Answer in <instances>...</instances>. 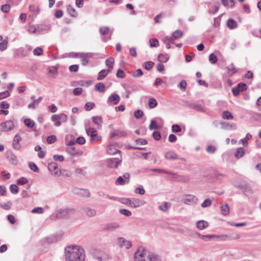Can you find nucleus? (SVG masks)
I'll return each instance as SVG.
<instances>
[{"label":"nucleus","mask_w":261,"mask_h":261,"mask_svg":"<svg viewBox=\"0 0 261 261\" xmlns=\"http://www.w3.org/2000/svg\"><path fill=\"white\" fill-rule=\"evenodd\" d=\"M227 25L230 29H234L237 27V22L233 19H229L227 21Z\"/></svg>","instance_id":"473e14b6"},{"label":"nucleus","mask_w":261,"mask_h":261,"mask_svg":"<svg viewBox=\"0 0 261 261\" xmlns=\"http://www.w3.org/2000/svg\"><path fill=\"white\" fill-rule=\"evenodd\" d=\"M86 133L91 137H96V130L95 128L89 127L86 128Z\"/></svg>","instance_id":"e433bc0d"},{"label":"nucleus","mask_w":261,"mask_h":261,"mask_svg":"<svg viewBox=\"0 0 261 261\" xmlns=\"http://www.w3.org/2000/svg\"><path fill=\"white\" fill-rule=\"evenodd\" d=\"M12 202L10 201H8L6 202H3L0 204V206L5 210H8L11 208L12 205Z\"/></svg>","instance_id":"37998d69"},{"label":"nucleus","mask_w":261,"mask_h":261,"mask_svg":"<svg viewBox=\"0 0 261 261\" xmlns=\"http://www.w3.org/2000/svg\"><path fill=\"white\" fill-rule=\"evenodd\" d=\"M149 128L150 130L158 129L159 128V127L154 119L151 120Z\"/></svg>","instance_id":"49530a36"},{"label":"nucleus","mask_w":261,"mask_h":261,"mask_svg":"<svg viewBox=\"0 0 261 261\" xmlns=\"http://www.w3.org/2000/svg\"><path fill=\"white\" fill-rule=\"evenodd\" d=\"M48 170L56 175L59 176L61 174V172L58 171V164L55 162H51L48 164Z\"/></svg>","instance_id":"4468645a"},{"label":"nucleus","mask_w":261,"mask_h":261,"mask_svg":"<svg viewBox=\"0 0 261 261\" xmlns=\"http://www.w3.org/2000/svg\"><path fill=\"white\" fill-rule=\"evenodd\" d=\"M67 11L71 16L74 17L77 16V14L75 12V9L71 6H68Z\"/></svg>","instance_id":"de8ad7c7"},{"label":"nucleus","mask_w":261,"mask_h":261,"mask_svg":"<svg viewBox=\"0 0 261 261\" xmlns=\"http://www.w3.org/2000/svg\"><path fill=\"white\" fill-rule=\"evenodd\" d=\"M83 211L85 213V214L89 217H94L96 215V210L95 209L89 207H84Z\"/></svg>","instance_id":"393cba45"},{"label":"nucleus","mask_w":261,"mask_h":261,"mask_svg":"<svg viewBox=\"0 0 261 261\" xmlns=\"http://www.w3.org/2000/svg\"><path fill=\"white\" fill-rule=\"evenodd\" d=\"M251 138L252 135L249 133H247L246 137L241 140V142L242 143L244 146H246L248 145L247 140H249Z\"/></svg>","instance_id":"ea45409f"},{"label":"nucleus","mask_w":261,"mask_h":261,"mask_svg":"<svg viewBox=\"0 0 261 261\" xmlns=\"http://www.w3.org/2000/svg\"><path fill=\"white\" fill-rule=\"evenodd\" d=\"M57 140L56 136L55 135H51L47 137L46 141L48 144H51L55 142Z\"/></svg>","instance_id":"5fc2aeb1"},{"label":"nucleus","mask_w":261,"mask_h":261,"mask_svg":"<svg viewBox=\"0 0 261 261\" xmlns=\"http://www.w3.org/2000/svg\"><path fill=\"white\" fill-rule=\"evenodd\" d=\"M21 140V137L19 135L17 134L14 136L13 140V147L15 149L17 150L20 149L21 146L19 142Z\"/></svg>","instance_id":"dca6fc26"},{"label":"nucleus","mask_w":261,"mask_h":261,"mask_svg":"<svg viewBox=\"0 0 261 261\" xmlns=\"http://www.w3.org/2000/svg\"><path fill=\"white\" fill-rule=\"evenodd\" d=\"M241 189L246 195L251 193V188L248 185H245L244 186H241Z\"/></svg>","instance_id":"a18cd8bd"},{"label":"nucleus","mask_w":261,"mask_h":261,"mask_svg":"<svg viewBox=\"0 0 261 261\" xmlns=\"http://www.w3.org/2000/svg\"><path fill=\"white\" fill-rule=\"evenodd\" d=\"M114 63V59L112 57H110L106 60V65L107 67L110 68L111 70L113 68V64Z\"/></svg>","instance_id":"a19ab883"},{"label":"nucleus","mask_w":261,"mask_h":261,"mask_svg":"<svg viewBox=\"0 0 261 261\" xmlns=\"http://www.w3.org/2000/svg\"><path fill=\"white\" fill-rule=\"evenodd\" d=\"M107 151L109 155H114L116 154L117 152H121L120 150L115 148L113 146L111 145L108 146L107 149Z\"/></svg>","instance_id":"2f4dec72"},{"label":"nucleus","mask_w":261,"mask_h":261,"mask_svg":"<svg viewBox=\"0 0 261 261\" xmlns=\"http://www.w3.org/2000/svg\"><path fill=\"white\" fill-rule=\"evenodd\" d=\"M165 158L169 160H175L179 159L178 155L172 151L167 152L165 154Z\"/></svg>","instance_id":"b1692460"},{"label":"nucleus","mask_w":261,"mask_h":261,"mask_svg":"<svg viewBox=\"0 0 261 261\" xmlns=\"http://www.w3.org/2000/svg\"><path fill=\"white\" fill-rule=\"evenodd\" d=\"M222 117L225 120H232L233 118V115L228 111H224L222 113Z\"/></svg>","instance_id":"c9c22d12"},{"label":"nucleus","mask_w":261,"mask_h":261,"mask_svg":"<svg viewBox=\"0 0 261 261\" xmlns=\"http://www.w3.org/2000/svg\"><path fill=\"white\" fill-rule=\"evenodd\" d=\"M197 227L200 230H203L208 226V223L207 221L204 220H199L196 223Z\"/></svg>","instance_id":"a878e982"},{"label":"nucleus","mask_w":261,"mask_h":261,"mask_svg":"<svg viewBox=\"0 0 261 261\" xmlns=\"http://www.w3.org/2000/svg\"><path fill=\"white\" fill-rule=\"evenodd\" d=\"M116 76L118 78L123 79L125 77V73L123 70L119 69L116 73Z\"/></svg>","instance_id":"774afa93"},{"label":"nucleus","mask_w":261,"mask_h":261,"mask_svg":"<svg viewBox=\"0 0 261 261\" xmlns=\"http://www.w3.org/2000/svg\"><path fill=\"white\" fill-rule=\"evenodd\" d=\"M149 43L150 47H158L159 45L158 40L156 38L150 39Z\"/></svg>","instance_id":"603ef678"},{"label":"nucleus","mask_w":261,"mask_h":261,"mask_svg":"<svg viewBox=\"0 0 261 261\" xmlns=\"http://www.w3.org/2000/svg\"><path fill=\"white\" fill-rule=\"evenodd\" d=\"M143 74V73L142 70L141 69H138L137 70H136V71H135L133 72L132 76L134 77H139L141 76Z\"/></svg>","instance_id":"13d9d810"},{"label":"nucleus","mask_w":261,"mask_h":261,"mask_svg":"<svg viewBox=\"0 0 261 261\" xmlns=\"http://www.w3.org/2000/svg\"><path fill=\"white\" fill-rule=\"evenodd\" d=\"M222 4L225 6H229L230 7H233L234 5V0H221Z\"/></svg>","instance_id":"09e8293b"},{"label":"nucleus","mask_w":261,"mask_h":261,"mask_svg":"<svg viewBox=\"0 0 261 261\" xmlns=\"http://www.w3.org/2000/svg\"><path fill=\"white\" fill-rule=\"evenodd\" d=\"M72 192L73 193L82 196L89 197L90 195L89 191L86 189L74 188L72 189Z\"/></svg>","instance_id":"f8f14e48"},{"label":"nucleus","mask_w":261,"mask_h":261,"mask_svg":"<svg viewBox=\"0 0 261 261\" xmlns=\"http://www.w3.org/2000/svg\"><path fill=\"white\" fill-rule=\"evenodd\" d=\"M99 32L101 35H104L108 34L109 28L107 27H102L99 28Z\"/></svg>","instance_id":"bf43d9fd"},{"label":"nucleus","mask_w":261,"mask_h":261,"mask_svg":"<svg viewBox=\"0 0 261 261\" xmlns=\"http://www.w3.org/2000/svg\"><path fill=\"white\" fill-rule=\"evenodd\" d=\"M220 128L223 129L235 130L237 126L234 123H230L227 122H220Z\"/></svg>","instance_id":"9b49d317"},{"label":"nucleus","mask_w":261,"mask_h":261,"mask_svg":"<svg viewBox=\"0 0 261 261\" xmlns=\"http://www.w3.org/2000/svg\"><path fill=\"white\" fill-rule=\"evenodd\" d=\"M44 210L42 207H35L31 211L32 213H33V214H35V213L42 214L44 213Z\"/></svg>","instance_id":"6e6d98bb"},{"label":"nucleus","mask_w":261,"mask_h":261,"mask_svg":"<svg viewBox=\"0 0 261 261\" xmlns=\"http://www.w3.org/2000/svg\"><path fill=\"white\" fill-rule=\"evenodd\" d=\"M221 213L224 216H227L229 213V207L227 203H222L220 206Z\"/></svg>","instance_id":"bb28decb"},{"label":"nucleus","mask_w":261,"mask_h":261,"mask_svg":"<svg viewBox=\"0 0 261 261\" xmlns=\"http://www.w3.org/2000/svg\"><path fill=\"white\" fill-rule=\"evenodd\" d=\"M43 53L42 48L40 47L36 48L33 51V54L35 56H41L43 54Z\"/></svg>","instance_id":"338daca9"},{"label":"nucleus","mask_w":261,"mask_h":261,"mask_svg":"<svg viewBox=\"0 0 261 261\" xmlns=\"http://www.w3.org/2000/svg\"><path fill=\"white\" fill-rule=\"evenodd\" d=\"M209 61L211 64H216L217 62V57L214 54L212 53L209 55L208 57Z\"/></svg>","instance_id":"3c124183"},{"label":"nucleus","mask_w":261,"mask_h":261,"mask_svg":"<svg viewBox=\"0 0 261 261\" xmlns=\"http://www.w3.org/2000/svg\"><path fill=\"white\" fill-rule=\"evenodd\" d=\"M145 204V202L143 200L138 198L131 199V207L136 208L144 205Z\"/></svg>","instance_id":"f3484780"},{"label":"nucleus","mask_w":261,"mask_h":261,"mask_svg":"<svg viewBox=\"0 0 261 261\" xmlns=\"http://www.w3.org/2000/svg\"><path fill=\"white\" fill-rule=\"evenodd\" d=\"M157 105L158 102L154 98H151L149 99L148 102V106L150 109L154 108L157 106Z\"/></svg>","instance_id":"8fccbe9b"},{"label":"nucleus","mask_w":261,"mask_h":261,"mask_svg":"<svg viewBox=\"0 0 261 261\" xmlns=\"http://www.w3.org/2000/svg\"><path fill=\"white\" fill-rule=\"evenodd\" d=\"M93 123L96 124L97 126H101L103 123V119L101 116H93L92 117Z\"/></svg>","instance_id":"7c9ffc66"},{"label":"nucleus","mask_w":261,"mask_h":261,"mask_svg":"<svg viewBox=\"0 0 261 261\" xmlns=\"http://www.w3.org/2000/svg\"><path fill=\"white\" fill-rule=\"evenodd\" d=\"M135 192L136 193L139 194L140 195L144 194L145 190L144 189L143 186L140 185L137 188L135 189Z\"/></svg>","instance_id":"052dcab7"},{"label":"nucleus","mask_w":261,"mask_h":261,"mask_svg":"<svg viewBox=\"0 0 261 261\" xmlns=\"http://www.w3.org/2000/svg\"><path fill=\"white\" fill-rule=\"evenodd\" d=\"M170 206V204L167 202H164L162 204L159 206L160 210L163 212H166Z\"/></svg>","instance_id":"c03bdc74"},{"label":"nucleus","mask_w":261,"mask_h":261,"mask_svg":"<svg viewBox=\"0 0 261 261\" xmlns=\"http://www.w3.org/2000/svg\"><path fill=\"white\" fill-rule=\"evenodd\" d=\"M14 128V123L11 120H6L0 124V132H9Z\"/></svg>","instance_id":"423d86ee"},{"label":"nucleus","mask_w":261,"mask_h":261,"mask_svg":"<svg viewBox=\"0 0 261 261\" xmlns=\"http://www.w3.org/2000/svg\"><path fill=\"white\" fill-rule=\"evenodd\" d=\"M197 201L198 198L193 195H188L183 199L184 203L188 205L195 204L197 203Z\"/></svg>","instance_id":"1a4fd4ad"},{"label":"nucleus","mask_w":261,"mask_h":261,"mask_svg":"<svg viewBox=\"0 0 261 261\" xmlns=\"http://www.w3.org/2000/svg\"><path fill=\"white\" fill-rule=\"evenodd\" d=\"M229 237L227 235H223L221 236H219L217 235H203L201 237V239L203 240H210L212 238H221V240H225L226 239L228 238Z\"/></svg>","instance_id":"412c9836"},{"label":"nucleus","mask_w":261,"mask_h":261,"mask_svg":"<svg viewBox=\"0 0 261 261\" xmlns=\"http://www.w3.org/2000/svg\"><path fill=\"white\" fill-rule=\"evenodd\" d=\"M174 40L175 39L172 36L171 37L166 36L163 38V41L164 42V43L167 42L170 44L173 43Z\"/></svg>","instance_id":"e2e57ef3"},{"label":"nucleus","mask_w":261,"mask_h":261,"mask_svg":"<svg viewBox=\"0 0 261 261\" xmlns=\"http://www.w3.org/2000/svg\"><path fill=\"white\" fill-rule=\"evenodd\" d=\"M212 201L210 199H206L201 204V206L203 208L207 207L211 205Z\"/></svg>","instance_id":"0e129e2a"},{"label":"nucleus","mask_w":261,"mask_h":261,"mask_svg":"<svg viewBox=\"0 0 261 261\" xmlns=\"http://www.w3.org/2000/svg\"><path fill=\"white\" fill-rule=\"evenodd\" d=\"M118 243L121 247H124L126 249H129L132 245L130 241L125 240L123 238H119Z\"/></svg>","instance_id":"ddd939ff"},{"label":"nucleus","mask_w":261,"mask_h":261,"mask_svg":"<svg viewBox=\"0 0 261 261\" xmlns=\"http://www.w3.org/2000/svg\"><path fill=\"white\" fill-rule=\"evenodd\" d=\"M227 70L229 76H231L238 71L233 63H231L230 65L227 66Z\"/></svg>","instance_id":"c756f323"},{"label":"nucleus","mask_w":261,"mask_h":261,"mask_svg":"<svg viewBox=\"0 0 261 261\" xmlns=\"http://www.w3.org/2000/svg\"><path fill=\"white\" fill-rule=\"evenodd\" d=\"M24 123L27 127L30 128L33 127L35 125V121L29 118L25 119L24 120Z\"/></svg>","instance_id":"4c0bfd02"},{"label":"nucleus","mask_w":261,"mask_h":261,"mask_svg":"<svg viewBox=\"0 0 261 261\" xmlns=\"http://www.w3.org/2000/svg\"><path fill=\"white\" fill-rule=\"evenodd\" d=\"M81 55V57H82V58H81L82 59L81 63L83 66L87 65L89 63L88 59L93 57V54L90 53H82Z\"/></svg>","instance_id":"2eb2a0df"},{"label":"nucleus","mask_w":261,"mask_h":261,"mask_svg":"<svg viewBox=\"0 0 261 261\" xmlns=\"http://www.w3.org/2000/svg\"><path fill=\"white\" fill-rule=\"evenodd\" d=\"M58 69L57 66H50L47 68L48 75L49 77L55 78L58 74Z\"/></svg>","instance_id":"4be33fe9"},{"label":"nucleus","mask_w":261,"mask_h":261,"mask_svg":"<svg viewBox=\"0 0 261 261\" xmlns=\"http://www.w3.org/2000/svg\"><path fill=\"white\" fill-rule=\"evenodd\" d=\"M172 36L174 39H177L183 36V33L181 31L177 30L172 33Z\"/></svg>","instance_id":"79ce46f5"},{"label":"nucleus","mask_w":261,"mask_h":261,"mask_svg":"<svg viewBox=\"0 0 261 261\" xmlns=\"http://www.w3.org/2000/svg\"><path fill=\"white\" fill-rule=\"evenodd\" d=\"M66 261H84L85 258L84 249L79 246H68L65 248Z\"/></svg>","instance_id":"f257e3e1"},{"label":"nucleus","mask_w":261,"mask_h":261,"mask_svg":"<svg viewBox=\"0 0 261 261\" xmlns=\"http://www.w3.org/2000/svg\"><path fill=\"white\" fill-rule=\"evenodd\" d=\"M90 252L98 261H107L110 258L107 252L97 248H91Z\"/></svg>","instance_id":"7ed1b4c3"},{"label":"nucleus","mask_w":261,"mask_h":261,"mask_svg":"<svg viewBox=\"0 0 261 261\" xmlns=\"http://www.w3.org/2000/svg\"><path fill=\"white\" fill-rule=\"evenodd\" d=\"M29 167L31 170L35 172H39V169H38L37 166L36 165V164H35L33 162L30 163Z\"/></svg>","instance_id":"680f3d73"},{"label":"nucleus","mask_w":261,"mask_h":261,"mask_svg":"<svg viewBox=\"0 0 261 261\" xmlns=\"http://www.w3.org/2000/svg\"><path fill=\"white\" fill-rule=\"evenodd\" d=\"M105 85L102 83H98L95 86V90L99 92H104L105 91Z\"/></svg>","instance_id":"58836bf2"},{"label":"nucleus","mask_w":261,"mask_h":261,"mask_svg":"<svg viewBox=\"0 0 261 261\" xmlns=\"http://www.w3.org/2000/svg\"><path fill=\"white\" fill-rule=\"evenodd\" d=\"M63 235L62 231L58 232L45 238V242L48 244L55 243L60 241Z\"/></svg>","instance_id":"0eeeda50"},{"label":"nucleus","mask_w":261,"mask_h":261,"mask_svg":"<svg viewBox=\"0 0 261 261\" xmlns=\"http://www.w3.org/2000/svg\"><path fill=\"white\" fill-rule=\"evenodd\" d=\"M120 100L119 95L116 93H112L108 98L107 103L109 105H116L119 103Z\"/></svg>","instance_id":"9d476101"},{"label":"nucleus","mask_w":261,"mask_h":261,"mask_svg":"<svg viewBox=\"0 0 261 261\" xmlns=\"http://www.w3.org/2000/svg\"><path fill=\"white\" fill-rule=\"evenodd\" d=\"M49 28L48 25L45 24H34L29 25L28 29L30 34H40L42 32L47 30Z\"/></svg>","instance_id":"20e7f679"},{"label":"nucleus","mask_w":261,"mask_h":261,"mask_svg":"<svg viewBox=\"0 0 261 261\" xmlns=\"http://www.w3.org/2000/svg\"><path fill=\"white\" fill-rule=\"evenodd\" d=\"M154 64L152 61H148L145 63L144 68L147 70H150L154 66Z\"/></svg>","instance_id":"4d7b16f0"},{"label":"nucleus","mask_w":261,"mask_h":261,"mask_svg":"<svg viewBox=\"0 0 261 261\" xmlns=\"http://www.w3.org/2000/svg\"><path fill=\"white\" fill-rule=\"evenodd\" d=\"M110 135L112 138L115 137H122L126 136L127 133L123 130L114 129L111 132Z\"/></svg>","instance_id":"a211bd4d"},{"label":"nucleus","mask_w":261,"mask_h":261,"mask_svg":"<svg viewBox=\"0 0 261 261\" xmlns=\"http://www.w3.org/2000/svg\"><path fill=\"white\" fill-rule=\"evenodd\" d=\"M111 72V69L101 70L99 73L97 78V80H101L103 79L109 73Z\"/></svg>","instance_id":"c85d7f7f"},{"label":"nucleus","mask_w":261,"mask_h":261,"mask_svg":"<svg viewBox=\"0 0 261 261\" xmlns=\"http://www.w3.org/2000/svg\"><path fill=\"white\" fill-rule=\"evenodd\" d=\"M120 227V225L118 222H112L107 223L105 226V229L108 230H114Z\"/></svg>","instance_id":"5701e85b"},{"label":"nucleus","mask_w":261,"mask_h":261,"mask_svg":"<svg viewBox=\"0 0 261 261\" xmlns=\"http://www.w3.org/2000/svg\"><path fill=\"white\" fill-rule=\"evenodd\" d=\"M10 190L13 194H16L18 192V187L15 184H12L10 186Z\"/></svg>","instance_id":"864d4df0"},{"label":"nucleus","mask_w":261,"mask_h":261,"mask_svg":"<svg viewBox=\"0 0 261 261\" xmlns=\"http://www.w3.org/2000/svg\"><path fill=\"white\" fill-rule=\"evenodd\" d=\"M122 161V157L120 155L119 158H112L107 159L106 163L108 167L116 169L121 164Z\"/></svg>","instance_id":"39448f33"},{"label":"nucleus","mask_w":261,"mask_h":261,"mask_svg":"<svg viewBox=\"0 0 261 261\" xmlns=\"http://www.w3.org/2000/svg\"><path fill=\"white\" fill-rule=\"evenodd\" d=\"M59 217V219H62L68 217L74 212V210L72 208H61L56 211Z\"/></svg>","instance_id":"6e6552de"},{"label":"nucleus","mask_w":261,"mask_h":261,"mask_svg":"<svg viewBox=\"0 0 261 261\" xmlns=\"http://www.w3.org/2000/svg\"><path fill=\"white\" fill-rule=\"evenodd\" d=\"M245 153V149L243 147H239L236 150L234 155L236 158L240 159L244 156Z\"/></svg>","instance_id":"cd10ccee"},{"label":"nucleus","mask_w":261,"mask_h":261,"mask_svg":"<svg viewBox=\"0 0 261 261\" xmlns=\"http://www.w3.org/2000/svg\"><path fill=\"white\" fill-rule=\"evenodd\" d=\"M135 261H161L156 254L149 253L145 250H138L134 255Z\"/></svg>","instance_id":"f03ea898"},{"label":"nucleus","mask_w":261,"mask_h":261,"mask_svg":"<svg viewBox=\"0 0 261 261\" xmlns=\"http://www.w3.org/2000/svg\"><path fill=\"white\" fill-rule=\"evenodd\" d=\"M169 59V56L167 54H160L158 56V60L161 63H166Z\"/></svg>","instance_id":"f704fd0d"},{"label":"nucleus","mask_w":261,"mask_h":261,"mask_svg":"<svg viewBox=\"0 0 261 261\" xmlns=\"http://www.w3.org/2000/svg\"><path fill=\"white\" fill-rule=\"evenodd\" d=\"M66 152L72 155H82L83 153V151L76 149L75 147L71 146L66 148Z\"/></svg>","instance_id":"6ab92c4d"},{"label":"nucleus","mask_w":261,"mask_h":261,"mask_svg":"<svg viewBox=\"0 0 261 261\" xmlns=\"http://www.w3.org/2000/svg\"><path fill=\"white\" fill-rule=\"evenodd\" d=\"M6 156L9 162L13 165H16L17 160L15 155L11 151H7Z\"/></svg>","instance_id":"aec40b11"},{"label":"nucleus","mask_w":261,"mask_h":261,"mask_svg":"<svg viewBox=\"0 0 261 261\" xmlns=\"http://www.w3.org/2000/svg\"><path fill=\"white\" fill-rule=\"evenodd\" d=\"M181 131V128L178 124H173L172 126V132L173 133H179Z\"/></svg>","instance_id":"69168bd1"},{"label":"nucleus","mask_w":261,"mask_h":261,"mask_svg":"<svg viewBox=\"0 0 261 261\" xmlns=\"http://www.w3.org/2000/svg\"><path fill=\"white\" fill-rule=\"evenodd\" d=\"M8 44V38L7 37L3 41L0 42V50L3 51L7 49Z\"/></svg>","instance_id":"72a5a7b5"}]
</instances>
